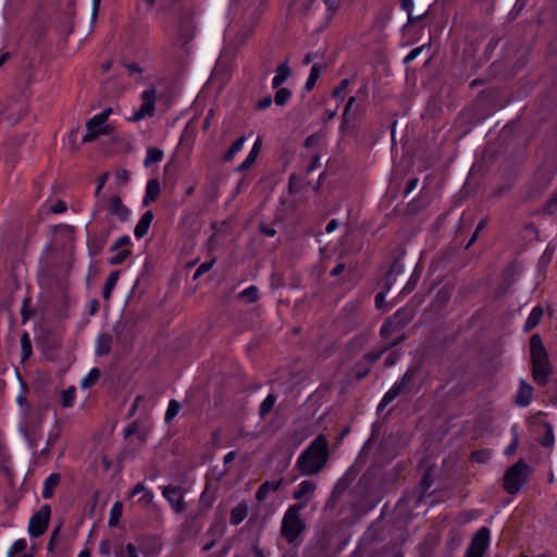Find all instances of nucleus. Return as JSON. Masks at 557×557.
<instances>
[{"instance_id":"nucleus-22","label":"nucleus","mask_w":557,"mask_h":557,"mask_svg":"<svg viewBox=\"0 0 557 557\" xmlns=\"http://www.w3.org/2000/svg\"><path fill=\"white\" fill-rule=\"evenodd\" d=\"M533 387L525 381H520V386L516 396V404L527 407L531 403Z\"/></svg>"},{"instance_id":"nucleus-47","label":"nucleus","mask_w":557,"mask_h":557,"mask_svg":"<svg viewBox=\"0 0 557 557\" xmlns=\"http://www.w3.org/2000/svg\"><path fill=\"white\" fill-rule=\"evenodd\" d=\"M131 255H132V250H129V249L120 250L109 259V264H111V265L122 264Z\"/></svg>"},{"instance_id":"nucleus-11","label":"nucleus","mask_w":557,"mask_h":557,"mask_svg":"<svg viewBox=\"0 0 557 557\" xmlns=\"http://www.w3.org/2000/svg\"><path fill=\"white\" fill-rule=\"evenodd\" d=\"M194 22L188 14H184L180 17L176 29V44L180 46L187 45L194 37Z\"/></svg>"},{"instance_id":"nucleus-2","label":"nucleus","mask_w":557,"mask_h":557,"mask_svg":"<svg viewBox=\"0 0 557 557\" xmlns=\"http://www.w3.org/2000/svg\"><path fill=\"white\" fill-rule=\"evenodd\" d=\"M530 355L532 379L537 386L544 387L554 374V367L539 334L530 338Z\"/></svg>"},{"instance_id":"nucleus-51","label":"nucleus","mask_w":557,"mask_h":557,"mask_svg":"<svg viewBox=\"0 0 557 557\" xmlns=\"http://www.w3.org/2000/svg\"><path fill=\"white\" fill-rule=\"evenodd\" d=\"M27 541L25 539L16 540L9 549V555H20L26 553Z\"/></svg>"},{"instance_id":"nucleus-53","label":"nucleus","mask_w":557,"mask_h":557,"mask_svg":"<svg viewBox=\"0 0 557 557\" xmlns=\"http://www.w3.org/2000/svg\"><path fill=\"white\" fill-rule=\"evenodd\" d=\"M21 346L23 358H28L32 354V343L27 333H23L21 336Z\"/></svg>"},{"instance_id":"nucleus-52","label":"nucleus","mask_w":557,"mask_h":557,"mask_svg":"<svg viewBox=\"0 0 557 557\" xmlns=\"http://www.w3.org/2000/svg\"><path fill=\"white\" fill-rule=\"evenodd\" d=\"M301 184V177L298 174H290L288 178V191L289 194H297Z\"/></svg>"},{"instance_id":"nucleus-55","label":"nucleus","mask_w":557,"mask_h":557,"mask_svg":"<svg viewBox=\"0 0 557 557\" xmlns=\"http://www.w3.org/2000/svg\"><path fill=\"white\" fill-rule=\"evenodd\" d=\"M257 157H258L257 154H253L250 151L249 154L246 157V159L237 166V171L244 172V171L248 170L255 163Z\"/></svg>"},{"instance_id":"nucleus-58","label":"nucleus","mask_w":557,"mask_h":557,"mask_svg":"<svg viewBox=\"0 0 557 557\" xmlns=\"http://www.w3.org/2000/svg\"><path fill=\"white\" fill-rule=\"evenodd\" d=\"M406 338H407L406 334L401 333L400 335L396 336L393 341L387 342L386 344H384V346H385L386 350L388 351L392 348L400 345Z\"/></svg>"},{"instance_id":"nucleus-18","label":"nucleus","mask_w":557,"mask_h":557,"mask_svg":"<svg viewBox=\"0 0 557 557\" xmlns=\"http://www.w3.org/2000/svg\"><path fill=\"white\" fill-rule=\"evenodd\" d=\"M113 337L110 333H101L96 339L95 354L98 357L108 356L111 352Z\"/></svg>"},{"instance_id":"nucleus-5","label":"nucleus","mask_w":557,"mask_h":557,"mask_svg":"<svg viewBox=\"0 0 557 557\" xmlns=\"http://www.w3.org/2000/svg\"><path fill=\"white\" fill-rule=\"evenodd\" d=\"M529 474V466L523 460H518L504 474V490L510 495H516L527 484Z\"/></svg>"},{"instance_id":"nucleus-60","label":"nucleus","mask_w":557,"mask_h":557,"mask_svg":"<svg viewBox=\"0 0 557 557\" xmlns=\"http://www.w3.org/2000/svg\"><path fill=\"white\" fill-rule=\"evenodd\" d=\"M400 354L398 351H392L384 360V366L391 368L398 361Z\"/></svg>"},{"instance_id":"nucleus-62","label":"nucleus","mask_w":557,"mask_h":557,"mask_svg":"<svg viewBox=\"0 0 557 557\" xmlns=\"http://www.w3.org/2000/svg\"><path fill=\"white\" fill-rule=\"evenodd\" d=\"M319 141H320V135L314 133L306 138L304 145L307 148H311V147L318 145Z\"/></svg>"},{"instance_id":"nucleus-4","label":"nucleus","mask_w":557,"mask_h":557,"mask_svg":"<svg viewBox=\"0 0 557 557\" xmlns=\"http://www.w3.org/2000/svg\"><path fill=\"white\" fill-rule=\"evenodd\" d=\"M419 373L420 366L409 367L403 376L384 394L377 406V411L384 410L398 396L412 393Z\"/></svg>"},{"instance_id":"nucleus-12","label":"nucleus","mask_w":557,"mask_h":557,"mask_svg":"<svg viewBox=\"0 0 557 557\" xmlns=\"http://www.w3.org/2000/svg\"><path fill=\"white\" fill-rule=\"evenodd\" d=\"M138 547L144 557H157L160 555L162 544L156 535H145L138 539Z\"/></svg>"},{"instance_id":"nucleus-16","label":"nucleus","mask_w":557,"mask_h":557,"mask_svg":"<svg viewBox=\"0 0 557 557\" xmlns=\"http://www.w3.org/2000/svg\"><path fill=\"white\" fill-rule=\"evenodd\" d=\"M109 212L117 216L121 222H125L129 215L128 208L123 205L121 197L117 195L111 197L109 201Z\"/></svg>"},{"instance_id":"nucleus-24","label":"nucleus","mask_w":557,"mask_h":557,"mask_svg":"<svg viewBox=\"0 0 557 557\" xmlns=\"http://www.w3.org/2000/svg\"><path fill=\"white\" fill-rule=\"evenodd\" d=\"M160 183L157 178H151L148 181L146 186V194L143 199V205L148 206L149 203L156 201L160 195Z\"/></svg>"},{"instance_id":"nucleus-17","label":"nucleus","mask_w":557,"mask_h":557,"mask_svg":"<svg viewBox=\"0 0 557 557\" xmlns=\"http://www.w3.org/2000/svg\"><path fill=\"white\" fill-rule=\"evenodd\" d=\"M283 478L277 481H264L256 492L257 502H264L271 492L278 491L283 484Z\"/></svg>"},{"instance_id":"nucleus-37","label":"nucleus","mask_w":557,"mask_h":557,"mask_svg":"<svg viewBox=\"0 0 557 557\" xmlns=\"http://www.w3.org/2000/svg\"><path fill=\"white\" fill-rule=\"evenodd\" d=\"M293 91L289 88L285 87H278L275 96H274V102L276 106H285L292 98Z\"/></svg>"},{"instance_id":"nucleus-41","label":"nucleus","mask_w":557,"mask_h":557,"mask_svg":"<svg viewBox=\"0 0 557 557\" xmlns=\"http://www.w3.org/2000/svg\"><path fill=\"white\" fill-rule=\"evenodd\" d=\"M397 331H400V330L396 325H394V323L389 320V318H386L380 329V336L383 339H387L391 335H393Z\"/></svg>"},{"instance_id":"nucleus-31","label":"nucleus","mask_w":557,"mask_h":557,"mask_svg":"<svg viewBox=\"0 0 557 557\" xmlns=\"http://www.w3.org/2000/svg\"><path fill=\"white\" fill-rule=\"evenodd\" d=\"M163 151L157 147H149L147 149L146 159L144 161V165L146 168L151 166L154 163H159L163 159Z\"/></svg>"},{"instance_id":"nucleus-1","label":"nucleus","mask_w":557,"mask_h":557,"mask_svg":"<svg viewBox=\"0 0 557 557\" xmlns=\"http://www.w3.org/2000/svg\"><path fill=\"white\" fill-rule=\"evenodd\" d=\"M330 458L329 442L324 434H319L299 455L295 469L301 475L312 476L320 473Z\"/></svg>"},{"instance_id":"nucleus-19","label":"nucleus","mask_w":557,"mask_h":557,"mask_svg":"<svg viewBox=\"0 0 557 557\" xmlns=\"http://www.w3.org/2000/svg\"><path fill=\"white\" fill-rule=\"evenodd\" d=\"M292 75V69L288 66V59L281 63L275 71V76L272 79V87H281Z\"/></svg>"},{"instance_id":"nucleus-46","label":"nucleus","mask_w":557,"mask_h":557,"mask_svg":"<svg viewBox=\"0 0 557 557\" xmlns=\"http://www.w3.org/2000/svg\"><path fill=\"white\" fill-rule=\"evenodd\" d=\"M491 450L488 449H481L472 451L471 454V461L478 462V463H485L491 459Z\"/></svg>"},{"instance_id":"nucleus-8","label":"nucleus","mask_w":557,"mask_h":557,"mask_svg":"<svg viewBox=\"0 0 557 557\" xmlns=\"http://www.w3.org/2000/svg\"><path fill=\"white\" fill-rule=\"evenodd\" d=\"M156 111V90L148 89L141 94V104L137 111L134 112L133 116L128 117L131 122H138L146 116H152Z\"/></svg>"},{"instance_id":"nucleus-40","label":"nucleus","mask_w":557,"mask_h":557,"mask_svg":"<svg viewBox=\"0 0 557 557\" xmlns=\"http://www.w3.org/2000/svg\"><path fill=\"white\" fill-rule=\"evenodd\" d=\"M400 8L407 12L408 23L421 21L426 16V12L418 16L412 15L413 0H400Z\"/></svg>"},{"instance_id":"nucleus-57","label":"nucleus","mask_w":557,"mask_h":557,"mask_svg":"<svg viewBox=\"0 0 557 557\" xmlns=\"http://www.w3.org/2000/svg\"><path fill=\"white\" fill-rule=\"evenodd\" d=\"M349 85V81L347 78H344L339 82V84L333 89L332 97L334 98H342L344 91Z\"/></svg>"},{"instance_id":"nucleus-13","label":"nucleus","mask_w":557,"mask_h":557,"mask_svg":"<svg viewBox=\"0 0 557 557\" xmlns=\"http://www.w3.org/2000/svg\"><path fill=\"white\" fill-rule=\"evenodd\" d=\"M414 315V308L406 306L404 308L398 309L392 317L388 318L394 323V325H396L399 330H403L412 321Z\"/></svg>"},{"instance_id":"nucleus-26","label":"nucleus","mask_w":557,"mask_h":557,"mask_svg":"<svg viewBox=\"0 0 557 557\" xmlns=\"http://www.w3.org/2000/svg\"><path fill=\"white\" fill-rule=\"evenodd\" d=\"M247 513H248V508H247L246 504L240 503V504L236 505L231 510V517H230L231 524L238 525L239 523H242L245 520V518L247 517Z\"/></svg>"},{"instance_id":"nucleus-44","label":"nucleus","mask_w":557,"mask_h":557,"mask_svg":"<svg viewBox=\"0 0 557 557\" xmlns=\"http://www.w3.org/2000/svg\"><path fill=\"white\" fill-rule=\"evenodd\" d=\"M123 506L120 502L113 504L110 510L109 525L115 527L122 517Z\"/></svg>"},{"instance_id":"nucleus-29","label":"nucleus","mask_w":557,"mask_h":557,"mask_svg":"<svg viewBox=\"0 0 557 557\" xmlns=\"http://www.w3.org/2000/svg\"><path fill=\"white\" fill-rule=\"evenodd\" d=\"M543 313H544V311H543L542 307H540V306L534 307L531 310V312L524 323V331H530V330L534 329L540 323V321L543 317Z\"/></svg>"},{"instance_id":"nucleus-21","label":"nucleus","mask_w":557,"mask_h":557,"mask_svg":"<svg viewBox=\"0 0 557 557\" xmlns=\"http://www.w3.org/2000/svg\"><path fill=\"white\" fill-rule=\"evenodd\" d=\"M153 216L154 215L151 210L146 211L141 215L140 220L138 221V223L136 224L135 230H134V235L137 238H143L147 235L150 224L153 220Z\"/></svg>"},{"instance_id":"nucleus-38","label":"nucleus","mask_w":557,"mask_h":557,"mask_svg":"<svg viewBox=\"0 0 557 557\" xmlns=\"http://www.w3.org/2000/svg\"><path fill=\"white\" fill-rule=\"evenodd\" d=\"M100 375H101V372L98 368H92L88 374L83 377L82 382H81V387L82 388H89L91 387L94 384H96L99 379H100Z\"/></svg>"},{"instance_id":"nucleus-32","label":"nucleus","mask_w":557,"mask_h":557,"mask_svg":"<svg viewBox=\"0 0 557 557\" xmlns=\"http://www.w3.org/2000/svg\"><path fill=\"white\" fill-rule=\"evenodd\" d=\"M357 100V97L352 96V97H349L345 108H344V112L342 114V123H341V126H339V129L342 132H345L347 128H348V125L351 121V115H350V111L355 104Z\"/></svg>"},{"instance_id":"nucleus-30","label":"nucleus","mask_w":557,"mask_h":557,"mask_svg":"<svg viewBox=\"0 0 557 557\" xmlns=\"http://www.w3.org/2000/svg\"><path fill=\"white\" fill-rule=\"evenodd\" d=\"M371 371V367L362 359L357 361L350 370L351 375L357 381L363 380Z\"/></svg>"},{"instance_id":"nucleus-33","label":"nucleus","mask_w":557,"mask_h":557,"mask_svg":"<svg viewBox=\"0 0 557 557\" xmlns=\"http://www.w3.org/2000/svg\"><path fill=\"white\" fill-rule=\"evenodd\" d=\"M239 299L244 300L247 304H255L259 299V289L255 285H250L244 290H242L238 296Z\"/></svg>"},{"instance_id":"nucleus-56","label":"nucleus","mask_w":557,"mask_h":557,"mask_svg":"<svg viewBox=\"0 0 557 557\" xmlns=\"http://www.w3.org/2000/svg\"><path fill=\"white\" fill-rule=\"evenodd\" d=\"M214 262H215V260L213 259L211 261L201 263L198 267V269L196 270V272L194 273V280H197L198 277H200L201 275H203L205 273L210 271L211 268L213 267Z\"/></svg>"},{"instance_id":"nucleus-48","label":"nucleus","mask_w":557,"mask_h":557,"mask_svg":"<svg viewBox=\"0 0 557 557\" xmlns=\"http://www.w3.org/2000/svg\"><path fill=\"white\" fill-rule=\"evenodd\" d=\"M214 498V494L209 490V485L207 484L205 491L200 495L199 504L202 508H208L213 504Z\"/></svg>"},{"instance_id":"nucleus-23","label":"nucleus","mask_w":557,"mask_h":557,"mask_svg":"<svg viewBox=\"0 0 557 557\" xmlns=\"http://www.w3.org/2000/svg\"><path fill=\"white\" fill-rule=\"evenodd\" d=\"M325 69H326V65L323 62L313 63V65L311 66L309 76L307 78V82L304 86L305 91H310L314 87L317 81L319 79L321 74L325 71Z\"/></svg>"},{"instance_id":"nucleus-59","label":"nucleus","mask_w":557,"mask_h":557,"mask_svg":"<svg viewBox=\"0 0 557 557\" xmlns=\"http://www.w3.org/2000/svg\"><path fill=\"white\" fill-rule=\"evenodd\" d=\"M396 277L397 276H394V274L387 272L384 280H383V287L382 289H384L385 292H389V289L392 288L393 284L395 283L396 281Z\"/></svg>"},{"instance_id":"nucleus-34","label":"nucleus","mask_w":557,"mask_h":557,"mask_svg":"<svg viewBox=\"0 0 557 557\" xmlns=\"http://www.w3.org/2000/svg\"><path fill=\"white\" fill-rule=\"evenodd\" d=\"M75 398L76 388L75 386H70L61 392L60 404L63 408H71L74 405Z\"/></svg>"},{"instance_id":"nucleus-49","label":"nucleus","mask_w":557,"mask_h":557,"mask_svg":"<svg viewBox=\"0 0 557 557\" xmlns=\"http://www.w3.org/2000/svg\"><path fill=\"white\" fill-rule=\"evenodd\" d=\"M487 224H488L487 218H483L479 221L473 235L471 236V238L469 239V242L466 245V249L470 248L474 244V242L479 237V234L487 226Z\"/></svg>"},{"instance_id":"nucleus-35","label":"nucleus","mask_w":557,"mask_h":557,"mask_svg":"<svg viewBox=\"0 0 557 557\" xmlns=\"http://www.w3.org/2000/svg\"><path fill=\"white\" fill-rule=\"evenodd\" d=\"M246 138L245 136H242L239 138H237L232 145L231 147L228 148V150L225 152L224 157H223V160L225 162H230L234 159L235 154L242 150L243 146H244V143H245Z\"/></svg>"},{"instance_id":"nucleus-3","label":"nucleus","mask_w":557,"mask_h":557,"mask_svg":"<svg viewBox=\"0 0 557 557\" xmlns=\"http://www.w3.org/2000/svg\"><path fill=\"white\" fill-rule=\"evenodd\" d=\"M307 506V502H300L290 505L285 511L281 523V535L290 545H299L302 541V534L306 531V522L301 518V510Z\"/></svg>"},{"instance_id":"nucleus-61","label":"nucleus","mask_w":557,"mask_h":557,"mask_svg":"<svg viewBox=\"0 0 557 557\" xmlns=\"http://www.w3.org/2000/svg\"><path fill=\"white\" fill-rule=\"evenodd\" d=\"M273 102V99L271 96H267L262 99H260L257 104H256V108L259 110V111H262V110H265L268 109Z\"/></svg>"},{"instance_id":"nucleus-27","label":"nucleus","mask_w":557,"mask_h":557,"mask_svg":"<svg viewBox=\"0 0 557 557\" xmlns=\"http://www.w3.org/2000/svg\"><path fill=\"white\" fill-rule=\"evenodd\" d=\"M120 272L113 271L110 273L108 278L106 280L102 288V296L106 300L111 298L112 290L114 289L117 281H119Z\"/></svg>"},{"instance_id":"nucleus-54","label":"nucleus","mask_w":557,"mask_h":557,"mask_svg":"<svg viewBox=\"0 0 557 557\" xmlns=\"http://www.w3.org/2000/svg\"><path fill=\"white\" fill-rule=\"evenodd\" d=\"M131 245V237L128 235L120 236L115 239V242L110 247V251H115L121 249L122 247Z\"/></svg>"},{"instance_id":"nucleus-7","label":"nucleus","mask_w":557,"mask_h":557,"mask_svg":"<svg viewBox=\"0 0 557 557\" xmlns=\"http://www.w3.org/2000/svg\"><path fill=\"white\" fill-rule=\"evenodd\" d=\"M491 531L487 527L480 528L471 539L465 557H483L490 546Z\"/></svg>"},{"instance_id":"nucleus-50","label":"nucleus","mask_w":557,"mask_h":557,"mask_svg":"<svg viewBox=\"0 0 557 557\" xmlns=\"http://www.w3.org/2000/svg\"><path fill=\"white\" fill-rule=\"evenodd\" d=\"M511 433H512V441L506 447V450H505V454L508 455V456L512 455L517 450V447L519 445V434H518V426L517 425H513L511 428Z\"/></svg>"},{"instance_id":"nucleus-6","label":"nucleus","mask_w":557,"mask_h":557,"mask_svg":"<svg viewBox=\"0 0 557 557\" xmlns=\"http://www.w3.org/2000/svg\"><path fill=\"white\" fill-rule=\"evenodd\" d=\"M51 518V507L48 504L42 505L30 517L28 522V534L30 537H39L46 533Z\"/></svg>"},{"instance_id":"nucleus-14","label":"nucleus","mask_w":557,"mask_h":557,"mask_svg":"<svg viewBox=\"0 0 557 557\" xmlns=\"http://www.w3.org/2000/svg\"><path fill=\"white\" fill-rule=\"evenodd\" d=\"M317 488V483L312 480H304L300 482L293 492V498L300 502H307Z\"/></svg>"},{"instance_id":"nucleus-39","label":"nucleus","mask_w":557,"mask_h":557,"mask_svg":"<svg viewBox=\"0 0 557 557\" xmlns=\"http://www.w3.org/2000/svg\"><path fill=\"white\" fill-rule=\"evenodd\" d=\"M543 428H544V433L541 436V438L539 440V443L543 447H552L554 445L553 428L548 422H544Z\"/></svg>"},{"instance_id":"nucleus-36","label":"nucleus","mask_w":557,"mask_h":557,"mask_svg":"<svg viewBox=\"0 0 557 557\" xmlns=\"http://www.w3.org/2000/svg\"><path fill=\"white\" fill-rule=\"evenodd\" d=\"M275 401H276V395L274 394H269L264 400L261 403L260 407H259V416L260 418H264L265 416H268L271 410L273 409L274 405H275Z\"/></svg>"},{"instance_id":"nucleus-64","label":"nucleus","mask_w":557,"mask_h":557,"mask_svg":"<svg viewBox=\"0 0 557 557\" xmlns=\"http://www.w3.org/2000/svg\"><path fill=\"white\" fill-rule=\"evenodd\" d=\"M115 176L123 184L127 183L129 180V173L125 169H117L115 172Z\"/></svg>"},{"instance_id":"nucleus-15","label":"nucleus","mask_w":557,"mask_h":557,"mask_svg":"<svg viewBox=\"0 0 557 557\" xmlns=\"http://www.w3.org/2000/svg\"><path fill=\"white\" fill-rule=\"evenodd\" d=\"M110 230L107 228L89 237L88 247L91 255H98L102 251L108 242Z\"/></svg>"},{"instance_id":"nucleus-28","label":"nucleus","mask_w":557,"mask_h":557,"mask_svg":"<svg viewBox=\"0 0 557 557\" xmlns=\"http://www.w3.org/2000/svg\"><path fill=\"white\" fill-rule=\"evenodd\" d=\"M139 553V547L133 543H127L114 549L115 557H140Z\"/></svg>"},{"instance_id":"nucleus-10","label":"nucleus","mask_w":557,"mask_h":557,"mask_svg":"<svg viewBox=\"0 0 557 557\" xmlns=\"http://www.w3.org/2000/svg\"><path fill=\"white\" fill-rule=\"evenodd\" d=\"M86 134L83 136V143H91L100 135H108L111 132L109 125H106L97 114L86 122Z\"/></svg>"},{"instance_id":"nucleus-20","label":"nucleus","mask_w":557,"mask_h":557,"mask_svg":"<svg viewBox=\"0 0 557 557\" xmlns=\"http://www.w3.org/2000/svg\"><path fill=\"white\" fill-rule=\"evenodd\" d=\"M137 494H141L137 502L143 507L149 506L153 500V493L148 490L143 482H139L134 486L131 492V497H134Z\"/></svg>"},{"instance_id":"nucleus-45","label":"nucleus","mask_w":557,"mask_h":557,"mask_svg":"<svg viewBox=\"0 0 557 557\" xmlns=\"http://www.w3.org/2000/svg\"><path fill=\"white\" fill-rule=\"evenodd\" d=\"M180 409H181L180 403L175 399H171L169 403V407L166 409L165 416H164V421L166 423L171 422L176 417Z\"/></svg>"},{"instance_id":"nucleus-43","label":"nucleus","mask_w":557,"mask_h":557,"mask_svg":"<svg viewBox=\"0 0 557 557\" xmlns=\"http://www.w3.org/2000/svg\"><path fill=\"white\" fill-rule=\"evenodd\" d=\"M405 253H406V250L404 248H401L399 251V255L395 257V259L393 260L392 264L389 265V269L387 272L394 274V276H397L403 272L404 265L401 263V259L405 256Z\"/></svg>"},{"instance_id":"nucleus-42","label":"nucleus","mask_w":557,"mask_h":557,"mask_svg":"<svg viewBox=\"0 0 557 557\" xmlns=\"http://www.w3.org/2000/svg\"><path fill=\"white\" fill-rule=\"evenodd\" d=\"M386 351L387 350L383 345L379 349H373L364 354L362 360L371 367V364L377 361Z\"/></svg>"},{"instance_id":"nucleus-25","label":"nucleus","mask_w":557,"mask_h":557,"mask_svg":"<svg viewBox=\"0 0 557 557\" xmlns=\"http://www.w3.org/2000/svg\"><path fill=\"white\" fill-rule=\"evenodd\" d=\"M61 475L59 473H51L46 478L41 495L45 499H49L53 496L54 490L60 484Z\"/></svg>"},{"instance_id":"nucleus-9","label":"nucleus","mask_w":557,"mask_h":557,"mask_svg":"<svg viewBox=\"0 0 557 557\" xmlns=\"http://www.w3.org/2000/svg\"><path fill=\"white\" fill-rule=\"evenodd\" d=\"M162 495L169 502L174 512L181 513L186 510L187 504L181 486L171 484L166 485L162 488Z\"/></svg>"},{"instance_id":"nucleus-63","label":"nucleus","mask_w":557,"mask_h":557,"mask_svg":"<svg viewBox=\"0 0 557 557\" xmlns=\"http://www.w3.org/2000/svg\"><path fill=\"white\" fill-rule=\"evenodd\" d=\"M138 428H139V424L137 421H134L132 423H129L125 429H124V435L125 437H128L133 434H136L138 433Z\"/></svg>"}]
</instances>
